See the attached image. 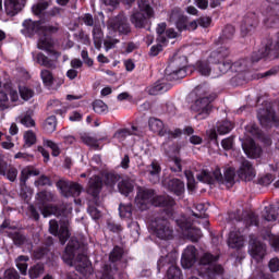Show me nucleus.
I'll return each instance as SVG.
<instances>
[{
    "label": "nucleus",
    "instance_id": "nucleus-49",
    "mask_svg": "<svg viewBox=\"0 0 279 279\" xmlns=\"http://www.w3.org/2000/svg\"><path fill=\"white\" fill-rule=\"evenodd\" d=\"M19 121L25 128H34V125H36V122L34 121V119H32L31 114L21 116L19 118Z\"/></svg>",
    "mask_w": 279,
    "mask_h": 279
},
{
    "label": "nucleus",
    "instance_id": "nucleus-50",
    "mask_svg": "<svg viewBox=\"0 0 279 279\" xmlns=\"http://www.w3.org/2000/svg\"><path fill=\"white\" fill-rule=\"evenodd\" d=\"M121 256H123V248L116 246L113 251L109 255V259L112 263H118V260H121Z\"/></svg>",
    "mask_w": 279,
    "mask_h": 279
},
{
    "label": "nucleus",
    "instance_id": "nucleus-44",
    "mask_svg": "<svg viewBox=\"0 0 279 279\" xmlns=\"http://www.w3.org/2000/svg\"><path fill=\"white\" fill-rule=\"evenodd\" d=\"M93 36H94V44L97 49L101 47V38H104V32H101V27L95 26L93 31Z\"/></svg>",
    "mask_w": 279,
    "mask_h": 279
},
{
    "label": "nucleus",
    "instance_id": "nucleus-23",
    "mask_svg": "<svg viewBox=\"0 0 279 279\" xmlns=\"http://www.w3.org/2000/svg\"><path fill=\"white\" fill-rule=\"evenodd\" d=\"M242 149L248 158H259L262 149L254 143V140L250 138L242 143Z\"/></svg>",
    "mask_w": 279,
    "mask_h": 279
},
{
    "label": "nucleus",
    "instance_id": "nucleus-61",
    "mask_svg": "<svg viewBox=\"0 0 279 279\" xmlns=\"http://www.w3.org/2000/svg\"><path fill=\"white\" fill-rule=\"evenodd\" d=\"M245 225H246V227H250V226H260L258 223V218L254 214H247V216L245 218Z\"/></svg>",
    "mask_w": 279,
    "mask_h": 279
},
{
    "label": "nucleus",
    "instance_id": "nucleus-16",
    "mask_svg": "<svg viewBox=\"0 0 279 279\" xmlns=\"http://www.w3.org/2000/svg\"><path fill=\"white\" fill-rule=\"evenodd\" d=\"M257 119L264 128H269L270 125H278V116L274 112V109H259L257 113Z\"/></svg>",
    "mask_w": 279,
    "mask_h": 279
},
{
    "label": "nucleus",
    "instance_id": "nucleus-2",
    "mask_svg": "<svg viewBox=\"0 0 279 279\" xmlns=\"http://www.w3.org/2000/svg\"><path fill=\"white\" fill-rule=\"evenodd\" d=\"M135 204L140 210H147L149 206H161L162 208H166L168 217H173L171 208L175 206V201H173L171 196H156L154 190L138 187Z\"/></svg>",
    "mask_w": 279,
    "mask_h": 279
},
{
    "label": "nucleus",
    "instance_id": "nucleus-11",
    "mask_svg": "<svg viewBox=\"0 0 279 279\" xmlns=\"http://www.w3.org/2000/svg\"><path fill=\"white\" fill-rule=\"evenodd\" d=\"M167 80H182L186 77V57L175 59L166 69Z\"/></svg>",
    "mask_w": 279,
    "mask_h": 279
},
{
    "label": "nucleus",
    "instance_id": "nucleus-52",
    "mask_svg": "<svg viewBox=\"0 0 279 279\" xmlns=\"http://www.w3.org/2000/svg\"><path fill=\"white\" fill-rule=\"evenodd\" d=\"M167 263H170V265H173L175 263V257L173 254H168L166 257H160V259L157 263V267L160 270L163 265H167Z\"/></svg>",
    "mask_w": 279,
    "mask_h": 279
},
{
    "label": "nucleus",
    "instance_id": "nucleus-8",
    "mask_svg": "<svg viewBox=\"0 0 279 279\" xmlns=\"http://www.w3.org/2000/svg\"><path fill=\"white\" fill-rule=\"evenodd\" d=\"M140 12L131 16V23L137 28H143L147 25V20L154 16V9L149 5L147 0H138Z\"/></svg>",
    "mask_w": 279,
    "mask_h": 279
},
{
    "label": "nucleus",
    "instance_id": "nucleus-64",
    "mask_svg": "<svg viewBox=\"0 0 279 279\" xmlns=\"http://www.w3.org/2000/svg\"><path fill=\"white\" fill-rule=\"evenodd\" d=\"M7 279H19V272L15 269H8L4 272Z\"/></svg>",
    "mask_w": 279,
    "mask_h": 279
},
{
    "label": "nucleus",
    "instance_id": "nucleus-41",
    "mask_svg": "<svg viewBox=\"0 0 279 279\" xmlns=\"http://www.w3.org/2000/svg\"><path fill=\"white\" fill-rule=\"evenodd\" d=\"M93 110L96 114H106L108 112V105L102 100H95L93 102Z\"/></svg>",
    "mask_w": 279,
    "mask_h": 279
},
{
    "label": "nucleus",
    "instance_id": "nucleus-55",
    "mask_svg": "<svg viewBox=\"0 0 279 279\" xmlns=\"http://www.w3.org/2000/svg\"><path fill=\"white\" fill-rule=\"evenodd\" d=\"M20 95L24 101H29L34 97V92L28 87H20Z\"/></svg>",
    "mask_w": 279,
    "mask_h": 279
},
{
    "label": "nucleus",
    "instance_id": "nucleus-48",
    "mask_svg": "<svg viewBox=\"0 0 279 279\" xmlns=\"http://www.w3.org/2000/svg\"><path fill=\"white\" fill-rule=\"evenodd\" d=\"M121 177L119 174L114 173H108L106 175L105 184L109 186V189H114V185L117 184L118 180H120Z\"/></svg>",
    "mask_w": 279,
    "mask_h": 279
},
{
    "label": "nucleus",
    "instance_id": "nucleus-29",
    "mask_svg": "<svg viewBox=\"0 0 279 279\" xmlns=\"http://www.w3.org/2000/svg\"><path fill=\"white\" fill-rule=\"evenodd\" d=\"M256 25H258V20L256 19V15L252 14L244 17L241 24V35L247 36V34H250L254 28H256Z\"/></svg>",
    "mask_w": 279,
    "mask_h": 279
},
{
    "label": "nucleus",
    "instance_id": "nucleus-10",
    "mask_svg": "<svg viewBox=\"0 0 279 279\" xmlns=\"http://www.w3.org/2000/svg\"><path fill=\"white\" fill-rule=\"evenodd\" d=\"M175 221L177 226L180 228L185 239H189L193 243H196V241H199V239H202V230L195 228L186 216H181Z\"/></svg>",
    "mask_w": 279,
    "mask_h": 279
},
{
    "label": "nucleus",
    "instance_id": "nucleus-36",
    "mask_svg": "<svg viewBox=\"0 0 279 279\" xmlns=\"http://www.w3.org/2000/svg\"><path fill=\"white\" fill-rule=\"evenodd\" d=\"M32 175H40V171L32 167L24 168L21 172V184H25Z\"/></svg>",
    "mask_w": 279,
    "mask_h": 279
},
{
    "label": "nucleus",
    "instance_id": "nucleus-43",
    "mask_svg": "<svg viewBox=\"0 0 279 279\" xmlns=\"http://www.w3.org/2000/svg\"><path fill=\"white\" fill-rule=\"evenodd\" d=\"M44 272H45V266H43L40 264L35 265L28 271L29 278H32V279L39 278L40 276H43Z\"/></svg>",
    "mask_w": 279,
    "mask_h": 279
},
{
    "label": "nucleus",
    "instance_id": "nucleus-47",
    "mask_svg": "<svg viewBox=\"0 0 279 279\" xmlns=\"http://www.w3.org/2000/svg\"><path fill=\"white\" fill-rule=\"evenodd\" d=\"M167 276L169 279H182V270L174 265H171L167 271Z\"/></svg>",
    "mask_w": 279,
    "mask_h": 279
},
{
    "label": "nucleus",
    "instance_id": "nucleus-62",
    "mask_svg": "<svg viewBox=\"0 0 279 279\" xmlns=\"http://www.w3.org/2000/svg\"><path fill=\"white\" fill-rule=\"evenodd\" d=\"M221 147L226 149V151H229V149H232L234 147V138L233 137H227L221 141Z\"/></svg>",
    "mask_w": 279,
    "mask_h": 279
},
{
    "label": "nucleus",
    "instance_id": "nucleus-45",
    "mask_svg": "<svg viewBox=\"0 0 279 279\" xmlns=\"http://www.w3.org/2000/svg\"><path fill=\"white\" fill-rule=\"evenodd\" d=\"M232 128H234V126L232 125V122H230V121H223V122L218 123L217 132H218L219 134H229V132L232 131Z\"/></svg>",
    "mask_w": 279,
    "mask_h": 279
},
{
    "label": "nucleus",
    "instance_id": "nucleus-21",
    "mask_svg": "<svg viewBox=\"0 0 279 279\" xmlns=\"http://www.w3.org/2000/svg\"><path fill=\"white\" fill-rule=\"evenodd\" d=\"M165 29H167L166 23L158 24V26H157L158 43H160L161 45H166L167 38H178V33L173 28H169L166 32H165ZM165 36H167V37H165Z\"/></svg>",
    "mask_w": 279,
    "mask_h": 279
},
{
    "label": "nucleus",
    "instance_id": "nucleus-7",
    "mask_svg": "<svg viewBox=\"0 0 279 279\" xmlns=\"http://www.w3.org/2000/svg\"><path fill=\"white\" fill-rule=\"evenodd\" d=\"M228 56H230V50L226 46H221L211 52L209 56V61L217 64V69L219 71L214 73L213 77H219V75H223V73H228V71L232 69V61L227 59Z\"/></svg>",
    "mask_w": 279,
    "mask_h": 279
},
{
    "label": "nucleus",
    "instance_id": "nucleus-51",
    "mask_svg": "<svg viewBox=\"0 0 279 279\" xmlns=\"http://www.w3.org/2000/svg\"><path fill=\"white\" fill-rule=\"evenodd\" d=\"M119 213L120 217L130 219L132 217V205H120Z\"/></svg>",
    "mask_w": 279,
    "mask_h": 279
},
{
    "label": "nucleus",
    "instance_id": "nucleus-35",
    "mask_svg": "<svg viewBox=\"0 0 279 279\" xmlns=\"http://www.w3.org/2000/svg\"><path fill=\"white\" fill-rule=\"evenodd\" d=\"M56 128H58V120L56 119L54 116H50L48 117L43 125V129L45 130V132H47V134H53V131L56 130Z\"/></svg>",
    "mask_w": 279,
    "mask_h": 279
},
{
    "label": "nucleus",
    "instance_id": "nucleus-63",
    "mask_svg": "<svg viewBox=\"0 0 279 279\" xmlns=\"http://www.w3.org/2000/svg\"><path fill=\"white\" fill-rule=\"evenodd\" d=\"M268 267H269L270 271H272V272L279 271V258L275 257V258L270 259Z\"/></svg>",
    "mask_w": 279,
    "mask_h": 279
},
{
    "label": "nucleus",
    "instance_id": "nucleus-53",
    "mask_svg": "<svg viewBox=\"0 0 279 279\" xmlns=\"http://www.w3.org/2000/svg\"><path fill=\"white\" fill-rule=\"evenodd\" d=\"M24 141L27 147H32L36 143V134L33 131H27L24 133Z\"/></svg>",
    "mask_w": 279,
    "mask_h": 279
},
{
    "label": "nucleus",
    "instance_id": "nucleus-30",
    "mask_svg": "<svg viewBox=\"0 0 279 279\" xmlns=\"http://www.w3.org/2000/svg\"><path fill=\"white\" fill-rule=\"evenodd\" d=\"M170 20L174 25L177 26V29L179 32H185L186 31V17L182 14H180L179 10H173Z\"/></svg>",
    "mask_w": 279,
    "mask_h": 279
},
{
    "label": "nucleus",
    "instance_id": "nucleus-28",
    "mask_svg": "<svg viewBox=\"0 0 279 279\" xmlns=\"http://www.w3.org/2000/svg\"><path fill=\"white\" fill-rule=\"evenodd\" d=\"M228 245L233 250H239L245 245V238L240 231H231L229 233Z\"/></svg>",
    "mask_w": 279,
    "mask_h": 279
},
{
    "label": "nucleus",
    "instance_id": "nucleus-56",
    "mask_svg": "<svg viewBox=\"0 0 279 279\" xmlns=\"http://www.w3.org/2000/svg\"><path fill=\"white\" fill-rule=\"evenodd\" d=\"M83 142L85 145H88L89 147H94V149H99V141L93 136H85L83 137Z\"/></svg>",
    "mask_w": 279,
    "mask_h": 279
},
{
    "label": "nucleus",
    "instance_id": "nucleus-19",
    "mask_svg": "<svg viewBox=\"0 0 279 279\" xmlns=\"http://www.w3.org/2000/svg\"><path fill=\"white\" fill-rule=\"evenodd\" d=\"M195 260H197V248L195 246H187L181 257V265L184 269H190L195 265Z\"/></svg>",
    "mask_w": 279,
    "mask_h": 279
},
{
    "label": "nucleus",
    "instance_id": "nucleus-13",
    "mask_svg": "<svg viewBox=\"0 0 279 279\" xmlns=\"http://www.w3.org/2000/svg\"><path fill=\"white\" fill-rule=\"evenodd\" d=\"M58 221L50 220L49 221V232L54 236H59V241L62 245L66 243L71 233L69 232V219H63L60 223V230H58Z\"/></svg>",
    "mask_w": 279,
    "mask_h": 279
},
{
    "label": "nucleus",
    "instance_id": "nucleus-27",
    "mask_svg": "<svg viewBox=\"0 0 279 279\" xmlns=\"http://www.w3.org/2000/svg\"><path fill=\"white\" fill-rule=\"evenodd\" d=\"M162 184L168 191L174 193V195L180 196L184 193V182L180 181V179L165 180Z\"/></svg>",
    "mask_w": 279,
    "mask_h": 279
},
{
    "label": "nucleus",
    "instance_id": "nucleus-60",
    "mask_svg": "<svg viewBox=\"0 0 279 279\" xmlns=\"http://www.w3.org/2000/svg\"><path fill=\"white\" fill-rule=\"evenodd\" d=\"M185 178L187 180V189L190 191H194L195 190V177H193V172L185 171Z\"/></svg>",
    "mask_w": 279,
    "mask_h": 279
},
{
    "label": "nucleus",
    "instance_id": "nucleus-57",
    "mask_svg": "<svg viewBox=\"0 0 279 279\" xmlns=\"http://www.w3.org/2000/svg\"><path fill=\"white\" fill-rule=\"evenodd\" d=\"M47 8H49V3L40 2L38 4L33 5V12L36 15L43 14V12H45V10H47Z\"/></svg>",
    "mask_w": 279,
    "mask_h": 279
},
{
    "label": "nucleus",
    "instance_id": "nucleus-6",
    "mask_svg": "<svg viewBox=\"0 0 279 279\" xmlns=\"http://www.w3.org/2000/svg\"><path fill=\"white\" fill-rule=\"evenodd\" d=\"M235 175L233 168H227L225 174H221V170L217 168L213 173L208 170H203L197 174V180L205 184H213L216 180L217 182H220V184H228L229 186H232V184H234Z\"/></svg>",
    "mask_w": 279,
    "mask_h": 279
},
{
    "label": "nucleus",
    "instance_id": "nucleus-32",
    "mask_svg": "<svg viewBox=\"0 0 279 279\" xmlns=\"http://www.w3.org/2000/svg\"><path fill=\"white\" fill-rule=\"evenodd\" d=\"M210 64H215L210 61V57L206 61H198L196 63V71L199 73V75H203L204 77H208L213 73V68Z\"/></svg>",
    "mask_w": 279,
    "mask_h": 279
},
{
    "label": "nucleus",
    "instance_id": "nucleus-17",
    "mask_svg": "<svg viewBox=\"0 0 279 279\" xmlns=\"http://www.w3.org/2000/svg\"><path fill=\"white\" fill-rule=\"evenodd\" d=\"M248 253L254 260L260 263V260H263L265 258V255L267 254V246H265V244L256 239H251Z\"/></svg>",
    "mask_w": 279,
    "mask_h": 279
},
{
    "label": "nucleus",
    "instance_id": "nucleus-15",
    "mask_svg": "<svg viewBox=\"0 0 279 279\" xmlns=\"http://www.w3.org/2000/svg\"><path fill=\"white\" fill-rule=\"evenodd\" d=\"M57 187L64 197H77L82 193V185L66 180H60Z\"/></svg>",
    "mask_w": 279,
    "mask_h": 279
},
{
    "label": "nucleus",
    "instance_id": "nucleus-24",
    "mask_svg": "<svg viewBox=\"0 0 279 279\" xmlns=\"http://www.w3.org/2000/svg\"><path fill=\"white\" fill-rule=\"evenodd\" d=\"M24 5L25 0H4L5 12L9 16H16Z\"/></svg>",
    "mask_w": 279,
    "mask_h": 279
},
{
    "label": "nucleus",
    "instance_id": "nucleus-4",
    "mask_svg": "<svg viewBox=\"0 0 279 279\" xmlns=\"http://www.w3.org/2000/svg\"><path fill=\"white\" fill-rule=\"evenodd\" d=\"M218 259V256L205 253L199 260V277L203 279H223V267L217 264Z\"/></svg>",
    "mask_w": 279,
    "mask_h": 279
},
{
    "label": "nucleus",
    "instance_id": "nucleus-39",
    "mask_svg": "<svg viewBox=\"0 0 279 279\" xmlns=\"http://www.w3.org/2000/svg\"><path fill=\"white\" fill-rule=\"evenodd\" d=\"M40 77L48 88H51V86H53V82H56L53 74H51L49 70H41Z\"/></svg>",
    "mask_w": 279,
    "mask_h": 279
},
{
    "label": "nucleus",
    "instance_id": "nucleus-26",
    "mask_svg": "<svg viewBox=\"0 0 279 279\" xmlns=\"http://www.w3.org/2000/svg\"><path fill=\"white\" fill-rule=\"evenodd\" d=\"M160 163H158V161L156 160H154L149 166L146 167V173L153 184H158V182H160Z\"/></svg>",
    "mask_w": 279,
    "mask_h": 279
},
{
    "label": "nucleus",
    "instance_id": "nucleus-31",
    "mask_svg": "<svg viewBox=\"0 0 279 279\" xmlns=\"http://www.w3.org/2000/svg\"><path fill=\"white\" fill-rule=\"evenodd\" d=\"M102 185H104V183L101 182V178H99L97 175L92 177L88 182L87 193H89V195H93V197H97V195H99V193L101 191Z\"/></svg>",
    "mask_w": 279,
    "mask_h": 279
},
{
    "label": "nucleus",
    "instance_id": "nucleus-42",
    "mask_svg": "<svg viewBox=\"0 0 279 279\" xmlns=\"http://www.w3.org/2000/svg\"><path fill=\"white\" fill-rule=\"evenodd\" d=\"M234 26L232 25H227L225 27V29L222 31V35L220 37V43L223 45V43H226V40H230L232 39V36H234Z\"/></svg>",
    "mask_w": 279,
    "mask_h": 279
},
{
    "label": "nucleus",
    "instance_id": "nucleus-14",
    "mask_svg": "<svg viewBox=\"0 0 279 279\" xmlns=\"http://www.w3.org/2000/svg\"><path fill=\"white\" fill-rule=\"evenodd\" d=\"M37 197L39 199V204H41V206H39V210L44 217H51V215H56L58 208L51 205H46L47 202H53L56 199V195H53V193L43 191L37 194Z\"/></svg>",
    "mask_w": 279,
    "mask_h": 279
},
{
    "label": "nucleus",
    "instance_id": "nucleus-22",
    "mask_svg": "<svg viewBox=\"0 0 279 279\" xmlns=\"http://www.w3.org/2000/svg\"><path fill=\"white\" fill-rule=\"evenodd\" d=\"M12 226H10V222L8 220H5L1 227H0V232L3 234H9L11 236V239H13V242L15 243V245H23V243H25L26 239L25 235L19 233V232H13L10 231L12 230Z\"/></svg>",
    "mask_w": 279,
    "mask_h": 279
},
{
    "label": "nucleus",
    "instance_id": "nucleus-20",
    "mask_svg": "<svg viewBox=\"0 0 279 279\" xmlns=\"http://www.w3.org/2000/svg\"><path fill=\"white\" fill-rule=\"evenodd\" d=\"M262 217V228H269L278 219V207L274 205L266 206Z\"/></svg>",
    "mask_w": 279,
    "mask_h": 279
},
{
    "label": "nucleus",
    "instance_id": "nucleus-1",
    "mask_svg": "<svg viewBox=\"0 0 279 279\" xmlns=\"http://www.w3.org/2000/svg\"><path fill=\"white\" fill-rule=\"evenodd\" d=\"M56 32H58V26H45L43 23L34 22L32 20L23 22L22 34H24V36H34V34H38V49L52 53L54 60H58L60 54L51 49L53 47V40L48 35L56 34Z\"/></svg>",
    "mask_w": 279,
    "mask_h": 279
},
{
    "label": "nucleus",
    "instance_id": "nucleus-46",
    "mask_svg": "<svg viewBox=\"0 0 279 279\" xmlns=\"http://www.w3.org/2000/svg\"><path fill=\"white\" fill-rule=\"evenodd\" d=\"M264 239L266 241H269L271 247H274L275 252H279V235H274L269 232H267L266 235H264Z\"/></svg>",
    "mask_w": 279,
    "mask_h": 279
},
{
    "label": "nucleus",
    "instance_id": "nucleus-37",
    "mask_svg": "<svg viewBox=\"0 0 279 279\" xmlns=\"http://www.w3.org/2000/svg\"><path fill=\"white\" fill-rule=\"evenodd\" d=\"M33 58L37 64H40V66H47L48 69L56 68L53 61L49 60V58L43 53H38L36 57L33 54Z\"/></svg>",
    "mask_w": 279,
    "mask_h": 279
},
{
    "label": "nucleus",
    "instance_id": "nucleus-12",
    "mask_svg": "<svg viewBox=\"0 0 279 279\" xmlns=\"http://www.w3.org/2000/svg\"><path fill=\"white\" fill-rule=\"evenodd\" d=\"M213 101H215V96L202 97L192 105V110L193 112L197 113L196 119L198 121L208 119V116L210 114V110L213 109V106H210Z\"/></svg>",
    "mask_w": 279,
    "mask_h": 279
},
{
    "label": "nucleus",
    "instance_id": "nucleus-33",
    "mask_svg": "<svg viewBox=\"0 0 279 279\" xmlns=\"http://www.w3.org/2000/svg\"><path fill=\"white\" fill-rule=\"evenodd\" d=\"M148 126L151 132L165 136V123L158 118H150L148 120Z\"/></svg>",
    "mask_w": 279,
    "mask_h": 279
},
{
    "label": "nucleus",
    "instance_id": "nucleus-5",
    "mask_svg": "<svg viewBox=\"0 0 279 279\" xmlns=\"http://www.w3.org/2000/svg\"><path fill=\"white\" fill-rule=\"evenodd\" d=\"M130 24H128V19L122 15H119L114 19L109 20L108 22V35L105 39V49L106 51H110V49H114L117 45H119V39L113 38L114 34H130Z\"/></svg>",
    "mask_w": 279,
    "mask_h": 279
},
{
    "label": "nucleus",
    "instance_id": "nucleus-9",
    "mask_svg": "<svg viewBox=\"0 0 279 279\" xmlns=\"http://www.w3.org/2000/svg\"><path fill=\"white\" fill-rule=\"evenodd\" d=\"M149 228L156 238L161 239V241H170V239H173V228H171L167 219L155 218L151 220Z\"/></svg>",
    "mask_w": 279,
    "mask_h": 279
},
{
    "label": "nucleus",
    "instance_id": "nucleus-40",
    "mask_svg": "<svg viewBox=\"0 0 279 279\" xmlns=\"http://www.w3.org/2000/svg\"><path fill=\"white\" fill-rule=\"evenodd\" d=\"M171 88V85L165 83H157L155 86L149 88V95H160L161 93H167Z\"/></svg>",
    "mask_w": 279,
    "mask_h": 279
},
{
    "label": "nucleus",
    "instance_id": "nucleus-18",
    "mask_svg": "<svg viewBox=\"0 0 279 279\" xmlns=\"http://www.w3.org/2000/svg\"><path fill=\"white\" fill-rule=\"evenodd\" d=\"M238 175L240 180H244V182H252L254 178H256V170H254V166L248 160H242L240 168L238 170Z\"/></svg>",
    "mask_w": 279,
    "mask_h": 279
},
{
    "label": "nucleus",
    "instance_id": "nucleus-34",
    "mask_svg": "<svg viewBox=\"0 0 279 279\" xmlns=\"http://www.w3.org/2000/svg\"><path fill=\"white\" fill-rule=\"evenodd\" d=\"M118 189L121 193V195H125V197H128V195H130V193H132L134 191V181L124 178L119 184H118Z\"/></svg>",
    "mask_w": 279,
    "mask_h": 279
},
{
    "label": "nucleus",
    "instance_id": "nucleus-54",
    "mask_svg": "<svg viewBox=\"0 0 279 279\" xmlns=\"http://www.w3.org/2000/svg\"><path fill=\"white\" fill-rule=\"evenodd\" d=\"M5 108H10V98H8V94L5 92H0V110H5Z\"/></svg>",
    "mask_w": 279,
    "mask_h": 279
},
{
    "label": "nucleus",
    "instance_id": "nucleus-58",
    "mask_svg": "<svg viewBox=\"0 0 279 279\" xmlns=\"http://www.w3.org/2000/svg\"><path fill=\"white\" fill-rule=\"evenodd\" d=\"M5 175L10 182H14L16 180V177L19 175V170L14 167L7 168Z\"/></svg>",
    "mask_w": 279,
    "mask_h": 279
},
{
    "label": "nucleus",
    "instance_id": "nucleus-59",
    "mask_svg": "<svg viewBox=\"0 0 279 279\" xmlns=\"http://www.w3.org/2000/svg\"><path fill=\"white\" fill-rule=\"evenodd\" d=\"M102 271L104 272L101 274L100 279H113L112 274H114V271H117V268L112 269V266H110V267L105 266Z\"/></svg>",
    "mask_w": 279,
    "mask_h": 279
},
{
    "label": "nucleus",
    "instance_id": "nucleus-3",
    "mask_svg": "<svg viewBox=\"0 0 279 279\" xmlns=\"http://www.w3.org/2000/svg\"><path fill=\"white\" fill-rule=\"evenodd\" d=\"M62 259L66 265L76 267L77 271H81V274L90 271V262L88 260V256L84 254V250L75 238H72L68 243Z\"/></svg>",
    "mask_w": 279,
    "mask_h": 279
},
{
    "label": "nucleus",
    "instance_id": "nucleus-38",
    "mask_svg": "<svg viewBox=\"0 0 279 279\" xmlns=\"http://www.w3.org/2000/svg\"><path fill=\"white\" fill-rule=\"evenodd\" d=\"M27 260H29V257L23 255L19 256L15 260L16 267L22 276H27Z\"/></svg>",
    "mask_w": 279,
    "mask_h": 279
},
{
    "label": "nucleus",
    "instance_id": "nucleus-25",
    "mask_svg": "<svg viewBox=\"0 0 279 279\" xmlns=\"http://www.w3.org/2000/svg\"><path fill=\"white\" fill-rule=\"evenodd\" d=\"M271 51H279V33L276 35L275 41L268 43L265 49L260 50L258 57H256V54H253L252 57L253 62H258L260 58H265L266 56H269Z\"/></svg>",
    "mask_w": 279,
    "mask_h": 279
}]
</instances>
